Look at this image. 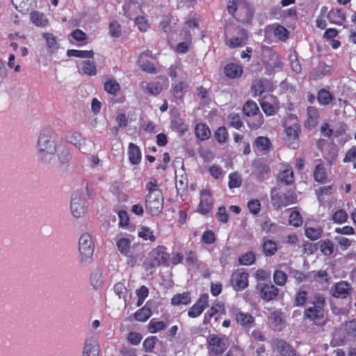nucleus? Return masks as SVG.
<instances>
[{
  "label": "nucleus",
  "instance_id": "11",
  "mask_svg": "<svg viewBox=\"0 0 356 356\" xmlns=\"http://www.w3.org/2000/svg\"><path fill=\"white\" fill-rule=\"evenodd\" d=\"M278 293L279 289L271 284H265L260 289V296L266 301L274 300Z\"/></svg>",
  "mask_w": 356,
  "mask_h": 356
},
{
  "label": "nucleus",
  "instance_id": "10",
  "mask_svg": "<svg viewBox=\"0 0 356 356\" xmlns=\"http://www.w3.org/2000/svg\"><path fill=\"white\" fill-rule=\"evenodd\" d=\"M235 318L238 324L245 330H249L254 324V318L249 313L237 311L235 313Z\"/></svg>",
  "mask_w": 356,
  "mask_h": 356
},
{
  "label": "nucleus",
  "instance_id": "14",
  "mask_svg": "<svg viewBox=\"0 0 356 356\" xmlns=\"http://www.w3.org/2000/svg\"><path fill=\"white\" fill-rule=\"evenodd\" d=\"M68 142L77 147L81 151H86V140L81 136L75 131H70L66 135Z\"/></svg>",
  "mask_w": 356,
  "mask_h": 356
},
{
  "label": "nucleus",
  "instance_id": "20",
  "mask_svg": "<svg viewBox=\"0 0 356 356\" xmlns=\"http://www.w3.org/2000/svg\"><path fill=\"white\" fill-rule=\"evenodd\" d=\"M147 54L143 52L140 55L138 63L140 65V69L147 73H156V69L153 63L148 60H145V57L147 56Z\"/></svg>",
  "mask_w": 356,
  "mask_h": 356
},
{
  "label": "nucleus",
  "instance_id": "24",
  "mask_svg": "<svg viewBox=\"0 0 356 356\" xmlns=\"http://www.w3.org/2000/svg\"><path fill=\"white\" fill-rule=\"evenodd\" d=\"M188 84L186 82L180 81L172 86V92L175 98L181 99H182L186 90L188 88Z\"/></svg>",
  "mask_w": 356,
  "mask_h": 356
},
{
  "label": "nucleus",
  "instance_id": "57",
  "mask_svg": "<svg viewBox=\"0 0 356 356\" xmlns=\"http://www.w3.org/2000/svg\"><path fill=\"white\" fill-rule=\"evenodd\" d=\"M289 223L293 227H299L302 223V218L298 211H293L289 216Z\"/></svg>",
  "mask_w": 356,
  "mask_h": 356
},
{
  "label": "nucleus",
  "instance_id": "25",
  "mask_svg": "<svg viewBox=\"0 0 356 356\" xmlns=\"http://www.w3.org/2000/svg\"><path fill=\"white\" fill-rule=\"evenodd\" d=\"M33 0H12V4L19 12L26 13L31 8Z\"/></svg>",
  "mask_w": 356,
  "mask_h": 356
},
{
  "label": "nucleus",
  "instance_id": "39",
  "mask_svg": "<svg viewBox=\"0 0 356 356\" xmlns=\"http://www.w3.org/2000/svg\"><path fill=\"white\" fill-rule=\"evenodd\" d=\"M82 65V71L84 74L93 76L97 73V70L94 62L90 60H83L81 63Z\"/></svg>",
  "mask_w": 356,
  "mask_h": 356
},
{
  "label": "nucleus",
  "instance_id": "31",
  "mask_svg": "<svg viewBox=\"0 0 356 356\" xmlns=\"http://www.w3.org/2000/svg\"><path fill=\"white\" fill-rule=\"evenodd\" d=\"M274 35L280 40H286L289 37L288 30L283 26L275 24L272 26Z\"/></svg>",
  "mask_w": 356,
  "mask_h": 356
},
{
  "label": "nucleus",
  "instance_id": "33",
  "mask_svg": "<svg viewBox=\"0 0 356 356\" xmlns=\"http://www.w3.org/2000/svg\"><path fill=\"white\" fill-rule=\"evenodd\" d=\"M104 90L109 94L115 95L120 90V84L113 79H108L104 86Z\"/></svg>",
  "mask_w": 356,
  "mask_h": 356
},
{
  "label": "nucleus",
  "instance_id": "32",
  "mask_svg": "<svg viewBox=\"0 0 356 356\" xmlns=\"http://www.w3.org/2000/svg\"><path fill=\"white\" fill-rule=\"evenodd\" d=\"M258 111L257 104L252 100L247 101L243 107V112L247 116L254 115Z\"/></svg>",
  "mask_w": 356,
  "mask_h": 356
},
{
  "label": "nucleus",
  "instance_id": "4",
  "mask_svg": "<svg viewBox=\"0 0 356 356\" xmlns=\"http://www.w3.org/2000/svg\"><path fill=\"white\" fill-rule=\"evenodd\" d=\"M297 197L296 193L292 190H288L283 193H273L272 192L270 195L271 203L277 209L296 204Z\"/></svg>",
  "mask_w": 356,
  "mask_h": 356
},
{
  "label": "nucleus",
  "instance_id": "15",
  "mask_svg": "<svg viewBox=\"0 0 356 356\" xmlns=\"http://www.w3.org/2000/svg\"><path fill=\"white\" fill-rule=\"evenodd\" d=\"M350 290L348 282H340L336 284L332 295L338 298H346L350 294Z\"/></svg>",
  "mask_w": 356,
  "mask_h": 356
},
{
  "label": "nucleus",
  "instance_id": "29",
  "mask_svg": "<svg viewBox=\"0 0 356 356\" xmlns=\"http://www.w3.org/2000/svg\"><path fill=\"white\" fill-rule=\"evenodd\" d=\"M343 330L348 337L356 338V319L346 321L343 324Z\"/></svg>",
  "mask_w": 356,
  "mask_h": 356
},
{
  "label": "nucleus",
  "instance_id": "12",
  "mask_svg": "<svg viewBox=\"0 0 356 356\" xmlns=\"http://www.w3.org/2000/svg\"><path fill=\"white\" fill-rule=\"evenodd\" d=\"M99 344L94 338L87 339L84 343L82 356H99Z\"/></svg>",
  "mask_w": 356,
  "mask_h": 356
},
{
  "label": "nucleus",
  "instance_id": "8",
  "mask_svg": "<svg viewBox=\"0 0 356 356\" xmlns=\"http://www.w3.org/2000/svg\"><path fill=\"white\" fill-rule=\"evenodd\" d=\"M83 195V193L75 191L72 196L70 209L72 215L77 218H81L85 213Z\"/></svg>",
  "mask_w": 356,
  "mask_h": 356
},
{
  "label": "nucleus",
  "instance_id": "6",
  "mask_svg": "<svg viewBox=\"0 0 356 356\" xmlns=\"http://www.w3.org/2000/svg\"><path fill=\"white\" fill-rule=\"evenodd\" d=\"M170 255L163 250V248H158L149 253L146 262L147 269L157 267L161 264H167Z\"/></svg>",
  "mask_w": 356,
  "mask_h": 356
},
{
  "label": "nucleus",
  "instance_id": "28",
  "mask_svg": "<svg viewBox=\"0 0 356 356\" xmlns=\"http://www.w3.org/2000/svg\"><path fill=\"white\" fill-rule=\"evenodd\" d=\"M262 248L264 254L268 257L275 254L277 250L276 243L269 239L264 241Z\"/></svg>",
  "mask_w": 356,
  "mask_h": 356
},
{
  "label": "nucleus",
  "instance_id": "21",
  "mask_svg": "<svg viewBox=\"0 0 356 356\" xmlns=\"http://www.w3.org/2000/svg\"><path fill=\"white\" fill-rule=\"evenodd\" d=\"M224 72L227 76L234 79L242 74L243 70L238 65L231 63L225 67Z\"/></svg>",
  "mask_w": 356,
  "mask_h": 356
},
{
  "label": "nucleus",
  "instance_id": "63",
  "mask_svg": "<svg viewBox=\"0 0 356 356\" xmlns=\"http://www.w3.org/2000/svg\"><path fill=\"white\" fill-rule=\"evenodd\" d=\"M214 136L218 143H224L226 140L227 136V133L225 127H219L215 132Z\"/></svg>",
  "mask_w": 356,
  "mask_h": 356
},
{
  "label": "nucleus",
  "instance_id": "49",
  "mask_svg": "<svg viewBox=\"0 0 356 356\" xmlns=\"http://www.w3.org/2000/svg\"><path fill=\"white\" fill-rule=\"evenodd\" d=\"M305 234L307 238L312 241H315L321 238L322 230L321 229L308 227L305 229Z\"/></svg>",
  "mask_w": 356,
  "mask_h": 356
},
{
  "label": "nucleus",
  "instance_id": "30",
  "mask_svg": "<svg viewBox=\"0 0 356 356\" xmlns=\"http://www.w3.org/2000/svg\"><path fill=\"white\" fill-rule=\"evenodd\" d=\"M280 182L285 185H290L294 181L293 172L291 169H286L281 172L278 176Z\"/></svg>",
  "mask_w": 356,
  "mask_h": 356
},
{
  "label": "nucleus",
  "instance_id": "19",
  "mask_svg": "<svg viewBox=\"0 0 356 356\" xmlns=\"http://www.w3.org/2000/svg\"><path fill=\"white\" fill-rule=\"evenodd\" d=\"M327 19L332 24H341L346 20V15L341 9L331 10Z\"/></svg>",
  "mask_w": 356,
  "mask_h": 356
},
{
  "label": "nucleus",
  "instance_id": "27",
  "mask_svg": "<svg viewBox=\"0 0 356 356\" xmlns=\"http://www.w3.org/2000/svg\"><path fill=\"white\" fill-rule=\"evenodd\" d=\"M141 87L143 89H146L148 92L152 95H157L163 90V87L159 82L151 83L143 82L141 83Z\"/></svg>",
  "mask_w": 356,
  "mask_h": 356
},
{
  "label": "nucleus",
  "instance_id": "47",
  "mask_svg": "<svg viewBox=\"0 0 356 356\" xmlns=\"http://www.w3.org/2000/svg\"><path fill=\"white\" fill-rule=\"evenodd\" d=\"M143 254L142 252L130 254L127 258V264L131 267H134L138 261H142Z\"/></svg>",
  "mask_w": 356,
  "mask_h": 356
},
{
  "label": "nucleus",
  "instance_id": "34",
  "mask_svg": "<svg viewBox=\"0 0 356 356\" xmlns=\"http://www.w3.org/2000/svg\"><path fill=\"white\" fill-rule=\"evenodd\" d=\"M282 62L280 56L275 53H271L269 60L266 62V67L273 70L275 68H281Z\"/></svg>",
  "mask_w": 356,
  "mask_h": 356
},
{
  "label": "nucleus",
  "instance_id": "13",
  "mask_svg": "<svg viewBox=\"0 0 356 356\" xmlns=\"http://www.w3.org/2000/svg\"><path fill=\"white\" fill-rule=\"evenodd\" d=\"M275 347L282 356H297L295 350L283 340L277 339Z\"/></svg>",
  "mask_w": 356,
  "mask_h": 356
},
{
  "label": "nucleus",
  "instance_id": "59",
  "mask_svg": "<svg viewBox=\"0 0 356 356\" xmlns=\"http://www.w3.org/2000/svg\"><path fill=\"white\" fill-rule=\"evenodd\" d=\"M330 72V67L324 64L320 65L318 69L315 70L312 76L314 79H321L323 76L325 75Z\"/></svg>",
  "mask_w": 356,
  "mask_h": 356
},
{
  "label": "nucleus",
  "instance_id": "45",
  "mask_svg": "<svg viewBox=\"0 0 356 356\" xmlns=\"http://www.w3.org/2000/svg\"><path fill=\"white\" fill-rule=\"evenodd\" d=\"M228 123L230 127L237 129H240L243 125L240 115L236 113H231L228 116Z\"/></svg>",
  "mask_w": 356,
  "mask_h": 356
},
{
  "label": "nucleus",
  "instance_id": "50",
  "mask_svg": "<svg viewBox=\"0 0 356 356\" xmlns=\"http://www.w3.org/2000/svg\"><path fill=\"white\" fill-rule=\"evenodd\" d=\"M229 187L230 188H238L241 185V177L237 172L231 173L229 176Z\"/></svg>",
  "mask_w": 356,
  "mask_h": 356
},
{
  "label": "nucleus",
  "instance_id": "42",
  "mask_svg": "<svg viewBox=\"0 0 356 356\" xmlns=\"http://www.w3.org/2000/svg\"><path fill=\"white\" fill-rule=\"evenodd\" d=\"M152 314L149 307L144 306L143 308L138 310L135 314V318L139 321H145Z\"/></svg>",
  "mask_w": 356,
  "mask_h": 356
},
{
  "label": "nucleus",
  "instance_id": "54",
  "mask_svg": "<svg viewBox=\"0 0 356 356\" xmlns=\"http://www.w3.org/2000/svg\"><path fill=\"white\" fill-rule=\"evenodd\" d=\"M166 327V325L163 321H151L148 325L149 331L151 333H156L160 330H163Z\"/></svg>",
  "mask_w": 356,
  "mask_h": 356
},
{
  "label": "nucleus",
  "instance_id": "60",
  "mask_svg": "<svg viewBox=\"0 0 356 356\" xmlns=\"http://www.w3.org/2000/svg\"><path fill=\"white\" fill-rule=\"evenodd\" d=\"M265 90L264 85L261 80H255L252 85V90L254 95H261Z\"/></svg>",
  "mask_w": 356,
  "mask_h": 356
},
{
  "label": "nucleus",
  "instance_id": "62",
  "mask_svg": "<svg viewBox=\"0 0 356 356\" xmlns=\"http://www.w3.org/2000/svg\"><path fill=\"white\" fill-rule=\"evenodd\" d=\"M299 131H300V127L296 124L291 125L289 127H286L285 129L286 136L293 139L298 138Z\"/></svg>",
  "mask_w": 356,
  "mask_h": 356
},
{
  "label": "nucleus",
  "instance_id": "5",
  "mask_svg": "<svg viewBox=\"0 0 356 356\" xmlns=\"http://www.w3.org/2000/svg\"><path fill=\"white\" fill-rule=\"evenodd\" d=\"M147 210L152 216H158L163 208V197L161 191H154L147 194L145 200Z\"/></svg>",
  "mask_w": 356,
  "mask_h": 356
},
{
  "label": "nucleus",
  "instance_id": "9",
  "mask_svg": "<svg viewBox=\"0 0 356 356\" xmlns=\"http://www.w3.org/2000/svg\"><path fill=\"white\" fill-rule=\"evenodd\" d=\"M209 296L207 294H202L197 302L189 309L188 316L190 318H197L201 315L203 311L209 307Z\"/></svg>",
  "mask_w": 356,
  "mask_h": 356
},
{
  "label": "nucleus",
  "instance_id": "35",
  "mask_svg": "<svg viewBox=\"0 0 356 356\" xmlns=\"http://www.w3.org/2000/svg\"><path fill=\"white\" fill-rule=\"evenodd\" d=\"M31 22L38 26H44L47 24V19L42 13L34 11L31 13Z\"/></svg>",
  "mask_w": 356,
  "mask_h": 356
},
{
  "label": "nucleus",
  "instance_id": "58",
  "mask_svg": "<svg viewBox=\"0 0 356 356\" xmlns=\"http://www.w3.org/2000/svg\"><path fill=\"white\" fill-rule=\"evenodd\" d=\"M348 218L347 213L342 209L337 211L332 216V220L337 223H342L346 221Z\"/></svg>",
  "mask_w": 356,
  "mask_h": 356
},
{
  "label": "nucleus",
  "instance_id": "40",
  "mask_svg": "<svg viewBox=\"0 0 356 356\" xmlns=\"http://www.w3.org/2000/svg\"><path fill=\"white\" fill-rule=\"evenodd\" d=\"M184 34L186 36V41L179 43L176 48L177 51L180 54H184L188 51L191 42V33L188 31H185Z\"/></svg>",
  "mask_w": 356,
  "mask_h": 356
},
{
  "label": "nucleus",
  "instance_id": "61",
  "mask_svg": "<svg viewBox=\"0 0 356 356\" xmlns=\"http://www.w3.org/2000/svg\"><path fill=\"white\" fill-rule=\"evenodd\" d=\"M255 145L261 150H266L269 148L270 141L268 138L259 136L256 139Z\"/></svg>",
  "mask_w": 356,
  "mask_h": 356
},
{
  "label": "nucleus",
  "instance_id": "23",
  "mask_svg": "<svg viewBox=\"0 0 356 356\" xmlns=\"http://www.w3.org/2000/svg\"><path fill=\"white\" fill-rule=\"evenodd\" d=\"M195 131L197 138L202 140L208 139L211 136V131L205 124H197L195 127Z\"/></svg>",
  "mask_w": 356,
  "mask_h": 356
},
{
  "label": "nucleus",
  "instance_id": "44",
  "mask_svg": "<svg viewBox=\"0 0 356 356\" xmlns=\"http://www.w3.org/2000/svg\"><path fill=\"white\" fill-rule=\"evenodd\" d=\"M43 38L45 39L47 42V45L48 49H49V51L52 53L58 49L56 38L53 34L45 33L43 34Z\"/></svg>",
  "mask_w": 356,
  "mask_h": 356
},
{
  "label": "nucleus",
  "instance_id": "64",
  "mask_svg": "<svg viewBox=\"0 0 356 356\" xmlns=\"http://www.w3.org/2000/svg\"><path fill=\"white\" fill-rule=\"evenodd\" d=\"M109 33L112 37L119 38L121 35V26L116 22H113L109 25Z\"/></svg>",
  "mask_w": 356,
  "mask_h": 356
},
{
  "label": "nucleus",
  "instance_id": "3",
  "mask_svg": "<svg viewBox=\"0 0 356 356\" xmlns=\"http://www.w3.org/2000/svg\"><path fill=\"white\" fill-rule=\"evenodd\" d=\"M226 44L230 48H236L246 44L248 34L244 29L232 25H225Z\"/></svg>",
  "mask_w": 356,
  "mask_h": 356
},
{
  "label": "nucleus",
  "instance_id": "56",
  "mask_svg": "<svg viewBox=\"0 0 356 356\" xmlns=\"http://www.w3.org/2000/svg\"><path fill=\"white\" fill-rule=\"evenodd\" d=\"M255 260L254 254L252 252H248L239 258V262L242 265H250Z\"/></svg>",
  "mask_w": 356,
  "mask_h": 356
},
{
  "label": "nucleus",
  "instance_id": "53",
  "mask_svg": "<svg viewBox=\"0 0 356 356\" xmlns=\"http://www.w3.org/2000/svg\"><path fill=\"white\" fill-rule=\"evenodd\" d=\"M172 127L181 135L184 134L188 130V126L181 120H173Z\"/></svg>",
  "mask_w": 356,
  "mask_h": 356
},
{
  "label": "nucleus",
  "instance_id": "46",
  "mask_svg": "<svg viewBox=\"0 0 356 356\" xmlns=\"http://www.w3.org/2000/svg\"><path fill=\"white\" fill-rule=\"evenodd\" d=\"M138 236L145 241L149 240L152 242H154L156 240V238L153 234V232L147 227H141L140 231L138 232Z\"/></svg>",
  "mask_w": 356,
  "mask_h": 356
},
{
  "label": "nucleus",
  "instance_id": "17",
  "mask_svg": "<svg viewBox=\"0 0 356 356\" xmlns=\"http://www.w3.org/2000/svg\"><path fill=\"white\" fill-rule=\"evenodd\" d=\"M129 160L132 165H137L141 161V152L140 148L134 143L129 145Z\"/></svg>",
  "mask_w": 356,
  "mask_h": 356
},
{
  "label": "nucleus",
  "instance_id": "16",
  "mask_svg": "<svg viewBox=\"0 0 356 356\" xmlns=\"http://www.w3.org/2000/svg\"><path fill=\"white\" fill-rule=\"evenodd\" d=\"M305 316L309 320L316 322L323 318V309L320 307L312 306L305 311Z\"/></svg>",
  "mask_w": 356,
  "mask_h": 356
},
{
  "label": "nucleus",
  "instance_id": "18",
  "mask_svg": "<svg viewBox=\"0 0 356 356\" xmlns=\"http://www.w3.org/2000/svg\"><path fill=\"white\" fill-rule=\"evenodd\" d=\"M248 274L245 272L237 273L234 275V280L235 282L234 288L236 290H242L247 287Z\"/></svg>",
  "mask_w": 356,
  "mask_h": 356
},
{
  "label": "nucleus",
  "instance_id": "22",
  "mask_svg": "<svg viewBox=\"0 0 356 356\" xmlns=\"http://www.w3.org/2000/svg\"><path fill=\"white\" fill-rule=\"evenodd\" d=\"M191 294L189 292H184L183 293H177L171 299V304L172 305H188L191 302Z\"/></svg>",
  "mask_w": 356,
  "mask_h": 356
},
{
  "label": "nucleus",
  "instance_id": "2",
  "mask_svg": "<svg viewBox=\"0 0 356 356\" xmlns=\"http://www.w3.org/2000/svg\"><path fill=\"white\" fill-rule=\"evenodd\" d=\"M94 248L91 236L83 233L79 241V261L81 266H87L92 262Z\"/></svg>",
  "mask_w": 356,
  "mask_h": 356
},
{
  "label": "nucleus",
  "instance_id": "48",
  "mask_svg": "<svg viewBox=\"0 0 356 356\" xmlns=\"http://www.w3.org/2000/svg\"><path fill=\"white\" fill-rule=\"evenodd\" d=\"M273 280L276 284L283 286L286 282L287 275L283 271L276 270L273 274Z\"/></svg>",
  "mask_w": 356,
  "mask_h": 356
},
{
  "label": "nucleus",
  "instance_id": "26",
  "mask_svg": "<svg viewBox=\"0 0 356 356\" xmlns=\"http://www.w3.org/2000/svg\"><path fill=\"white\" fill-rule=\"evenodd\" d=\"M90 283L95 289L99 288L102 283V272L99 268H95L90 276Z\"/></svg>",
  "mask_w": 356,
  "mask_h": 356
},
{
  "label": "nucleus",
  "instance_id": "55",
  "mask_svg": "<svg viewBox=\"0 0 356 356\" xmlns=\"http://www.w3.org/2000/svg\"><path fill=\"white\" fill-rule=\"evenodd\" d=\"M321 251L325 255H330L334 252V245L330 240H326L322 242L320 246Z\"/></svg>",
  "mask_w": 356,
  "mask_h": 356
},
{
  "label": "nucleus",
  "instance_id": "51",
  "mask_svg": "<svg viewBox=\"0 0 356 356\" xmlns=\"http://www.w3.org/2000/svg\"><path fill=\"white\" fill-rule=\"evenodd\" d=\"M269 319L270 324L274 329H278V327L282 322L281 314L278 312H273L270 313Z\"/></svg>",
  "mask_w": 356,
  "mask_h": 356
},
{
  "label": "nucleus",
  "instance_id": "1",
  "mask_svg": "<svg viewBox=\"0 0 356 356\" xmlns=\"http://www.w3.org/2000/svg\"><path fill=\"white\" fill-rule=\"evenodd\" d=\"M38 159L43 163H49L55 156L56 144L51 129L41 131L37 143Z\"/></svg>",
  "mask_w": 356,
  "mask_h": 356
},
{
  "label": "nucleus",
  "instance_id": "43",
  "mask_svg": "<svg viewBox=\"0 0 356 356\" xmlns=\"http://www.w3.org/2000/svg\"><path fill=\"white\" fill-rule=\"evenodd\" d=\"M314 178L316 181L320 183L325 181L326 179L325 169L323 165H316L314 171Z\"/></svg>",
  "mask_w": 356,
  "mask_h": 356
},
{
  "label": "nucleus",
  "instance_id": "41",
  "mask_svg": "<svg viewBox=\"0 0 356 356\" xmlns=\"http://www.w3.org/2000/svg\"><path fill=\"white\" fill-rule=\"evenodd\" d=\"M131 241L127 238L122 237L117 241V247L122 254H127L129 251Z\"/></svg>",
  "mask_w": 356,
  "mask_h": 356
},
{
  "label": "nucleus",
  "instance_id": "36",
  "mask_svg": "<svg viewBox=\"0 0 356 356\" xmlns=\"http://www.w3.org/2000/svg\"><path fill=\"white\" fill-rule=\"evenodd\" d=\"M68 56H74L83 58H90L94 56V52L92 50L90 51H82L76 49H70L67 51Z\"/></svg>",
  "mask_w": 356,
  "mask_h": 356
},
{
  "label": "nucleus",
  "instance_id": "52",
  "mask_svg": "<svg viewBox=\"0 0 356 356\" xmlns=\"http://www.w3.org/2000/svg\"><path fill=\"white\" fill-rule=\"evenodd\" d=\"M318 100L321 104L327 105L332 100L331 94L326 90H321L318 94Z\"/></svg>",
  "mask_w": 356,
  "mask_h": 356
},
{
  "label": "nucleus",
  "instance_id": "37",
  "mask_svg": "<svg viewBox=\"0 0 356 356\" xmlns=\"http://www.w3.org/2000/svg\"><path fill=\"white\" fill-rule=\"evenodd\" d=\"M243 8H247L248 10H250L248 4L243 2L242 0H232V1L229 2V4L227 6L228 12L230 14H233L236 10H241Z\"/></svg>",
  "mask_w": 356,
  "mask_h": 356
},
{
  "label": "nucleus",
  "instance_id": "7",
  "mask_svg": "<svg viewBox=\"0 0 356 356\" xmlns=\"http://www.w3.org/2000/svg\"><path fill=\"white\" fill-rule=\"evenodd\" d=\"M209 353L211 356L220 355L227 348L224 340L216 334H210L207 337Z\"/></svg>",
  "mask_w": 356,
  "mask_h": 356
},
{
  "label": "nucleus",
  "instance_id": "38",
  "mask_svg": "<svg viewBox=\"0 0 356 356\" xmlns=\"http://www.w3.org/2000/svg\"><path fill=\"white\" fill-rule=\"evenodd\" d=\"M308 120L307 124L309 127H315L317 124L318 113L317 109L314 106H309L307 108Z\"/></svg>",
  "mask_w": 356,
  "mask_h": 356
}]
</instances>
